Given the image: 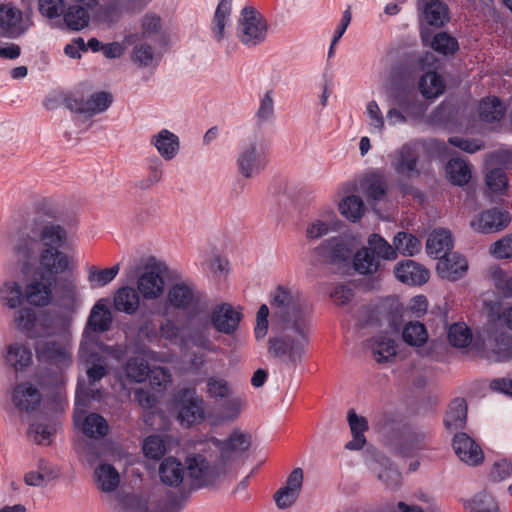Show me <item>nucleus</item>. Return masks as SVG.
Here are the masks:
<instances>
[{
  "mask_svg": "<svg viewBox=\"0 0 512 512\" xmlns=\"http://www.w3.org/2000/svg\"><path fill=\"white\" fill-rule=\"evenodd\" d=\"M148 377L152 387L155 389H166L171 383V374L168 369L163 367L152 368Z\"/></svg>",
  "mask_w": 512,
  "mask_h": 512,
  "instance_id": "obj_59",
  "label": "nucleus"
},
{
  "mask_svg": "<svg viewBox=\"0 0 512 512\" xmlns=\"http://www.w3.org/2000/svg\"><path fill=\"white\" fill-rule=\"evenodd\" d=\"M150 371L147 361L142 357L129 359L125 367L127 377L136 383L144 382Z\"/></svg>",
  "mask_w": 512,
  "mask_h": 512,
  "instance_id": "obj_48",
  "label": "nucleus"
},
{
  "mask_svg": "<svg viewBox=\"0 0 512 512\" xmlns=\"http://www.w3.org/2000/svg\"><path fill=\"white\" fill-rule=\"evenodd\" d=\"M140 293L137 289L124 286L116 290L113 297L114 308L119 312L132 315L140 306Z\"/></svg>",
  "mask_w": 512,
  "mask_h": 512,
  "instance_id": "obj_25",
  "label": "nucleus"
},
{
  "mask_svg": "<svg viewBox=\"0 0 512 512\" xmlns=\"http://www.w3.org/2000/svg\"><path fill=\"white\" fill-rule=\"evenodd\" d=\"M354 249L353 240L339 236L323 241L314 252L325 264L341 265L350 261Z\"/></svg>",
  "mask_w": 512,
  "mask_h": 512,
  "instance_id": "obj_5",
  "label": "nucleus"
},
{
  "mask_svg": "<svg viewBox=\"0 0 512 512\" xmlns=\"http://www.w3.org/2000/svg\"><path fill=\"white\" fill-rule=\"evenodd\" d=\"M178 419L187 427L204 421L205 402L195 389H182L177 396Z\"/></svg>",
  "mask_w": 512,
  "mask_h": 512,
  "instance_id": "obj_6",
  "label": "nucleus"
},
{
  "mask_svg": "<svg viewBox=\"0 0 512 512\" xmlns=\"http://www.w3.org/2000/svg\"><path fill=\"white\" fill-rule=\"evenodd\" d=\"M339 211L344 217L355 222L363 216L365 207L360 197L351 195L342 199L339 203Z\"/></svg>",
  "mask_w": 512,
  "mask_h": 512,
  "instance_id": "obj_43",
  "label": "nucleus"
},
{
  "mask_svg": "<svg viewBox=\"0 0 512 512\" xmlns=\"http://www.w3.org/2000/svg\"><path fill=\"white\" fill-rule=\"evenodd\" d=\"M488 348L496 361H506L512 358V338L504 331H494L490 334Z\"/></svg>",
  "mask_w": 512,
  "mask_h": 512,
  "instance_id": "obj_27",
  "label": "nucleus"
},
{
  "mask_svg": "<svg viewBox=\"0 0 512 512\" xmlns=\"http://www.w3.org/2000/svg\"><path fill=\"white\" fill-rule=\"evenodd\" d=\"M446 170L450 181L458 186L467 184L471 178V170L468 163L459 158L451 159L447 164Z\"/></svg>",
  "mask_w": 512,
  "mask_h": 512,
  "instance_id": "obj_41",
  "label": "nucleus"
},
{
  "mask_svg": "<svg viewBox=\"0 0 512 512\" xmlns=\"http://www.w3.org/2000/svg\"><path fill=\"white\" fill-rule=\"evenodd\" d=\"M119 270V264L105 269H97L95 266H91L88 270V281L92 285L105 286L117 276Z\"/></svg>",
  "mask_w": 512,
  "mask_h": 512,
  "instance_id": "obj_50",
  "label": "nucleus"
},
{
  "mask_svg": "<svg viewBox=\"0 0 512 512\" xmlns=\"http://www.w3.org/2000/svg\"><path fill=\"white\" fill-rule=\"evenodd\" d=\"M512 471V464L506 460L496 462L490 473L489 479L492 482H500L508 478Z\"/></svg>",
  "mask_w": 512,
  "mask_h": 512,
  "instance_id": "obj_63",
  "label": "nucleus"
},
{
  "mask_svg": "<svg viewBox=\"0 0 512 512\" xmlns=\"http://www.w3.org/2000/svg\"><path fill=\"white\" fill-rule=\"evenodd\" d=\"M510 220L508 212L492 208L483 211L476 221L471 222V227L481 233H493L506 228Z\"/></svg>",
  "mask_w": 512,
  "mask_h": 512,
  "instance_id": "obj_15",
  "label": "nucleus"
},
{
  "mask_svg": "<svg viewBox=\"0 0 512 512\" xmlns=\"http://www.w3.org/2000/svg\"><path fill=\"white\" fill-rule=\"evenodd\" d=\"M57 282L46 274L30 277L25 284L26 301L14 315L16 328L30 339L50 337L69 330L73 316L80 305L77 285L72 280L59 282V311H42L37 314L32 307L44 308L54 303Z\"/></svg>",
  "mask_w": 512,
  "mask_h": 512,
  "instance_id": "obj_1",
  "label": "nucleus"
},
{
  "mask_svg": "<svg viewBox=\"0 0 512 512\" xmlns=\"http://www.w3.org/2000/svg\"><path fill=\"white\" fill-rule=\"evenodd\" d=\"M161 481L168 486H179L184 477L182 464L174 457L165 458L159 467Z\"/></svg>",
  "mask_w": 512,
  "mask_h": 512,
  "instance_id": "obj_31",
  "label": "nucleus"
},
{
  "mask_svg": "<svg viewBox=\"0 0 512 512\" xmlns=\"http://www.w3.org/2000/svg\"><path fill=\"white\" fill-rule=\"evenodd\" d=\"M490 252L497 258H512V234L496 241Z\"/></svg>",
  "mask_w": 512,
  "mask_h": 512,
  "instance_id": "obj_62",
  "label": "nucleus"
},
{
  "mask_svg": "<svg viewBox=\"0 0 512 512\" xmlns=\"http://www.w3.org/2000/svg\"><path fill=\"white\" fill-rule=\"evenodd\" d=\"M131 60L140 67H147L156 64L158 57L151 45L141 42L133 47Z\"/></svg>",
  "mask_w": 512,
  "mask_h": 512,
  "instance_id": "obj_47",
  "label": "nucleus"
},
{
  "mask_svg": "<svg viewBox=\"0 0 512 512\" xmlns=\"http://www.w3.org/2000/svg\"><path fill=\"white\" fill-rule=\"evenodd\" d=\"M427 434L416 428H404L401 432L400 440L395 444V448L405 456L414 455L417 451L425 448Z\"/></svg>",
  "mask_w": 512,
  "mask_h": 512,
  "instance_id": "obj_22",
  "label": "nucleus"
},
{
  "mask_svg": "<svg viewBox=\"0 0 512 512\" xmlns=\"http://www.w3.org/2000/svg\"><path fill=\"white\" fill-rule=\"evenodd\" d=\"M97 485L103 492L114 491L120 483L118 471L110 464H101L95 470Z\"/></svg>",
  "mask_w": 512,
  "mask_h": 512,
  "instance_id": "obj_32",
  "label": "nucleus"
},
{
  "mask_svg": "<svg viewBox=\"0 0 512 512\" xmlns=\"http://www.w3.org/2000/svg\"><path fill=\"white\" fill-rule=\"evenodd\" d=\"M34 213L11 235L13 252L24 264L36 260L39 274L54 278L72 270L71 257L61 250L68 240L66 229L49 219L53 217L46 200L36 202Z\"/></svg>",
  "mask_w": 512,
  "mask_h": 512,
  "instance_id": "obj_2",
  "label": "nucleus"
},
{
  "mask_svg": "<svg viewBox=\"0 0 512 512\" xmlns=\"http://www.w3.org/2000/svg\"><path fill=\"white\" fill-rule=\"evenodd\" d=\"M241 319V312L228 303L217 305L211 314L213 327L218 332L227 335H231L237 330Z\"/></svg>",
  "mask_w": 512,
  "mask_h": 512,
  "instance_id": "obj_13",
  "label": "nucleus"
},
{
  "mask_svg": "<svg viewBox=\"0 0 512 512\" xmlns=\"http://www.w3.org/2000/svg\"><path fill=\"white\" fill-rule=\"evenodd\" d=\"M242 25L241 41L246 45H256L264 40L266 24L253 7H245L240 19Z\"/></svg>",
  "mask_w": 512,
  "mask_h": 512,
  "instance_id": "obj_11",
  "label": "nucleus"
},
{
  "mask_svg": "<svg viewBox=\"0 0 512 512\" xmlns=\"http://www.w3.org/2000/svg\"><path fill=\"white\" fill-rule=\"evenodd\" d=\"M448 340L456 348H465L472 341V333L464 323H455L448 330Z\"/></svg>",
  "mask_w": 512,
  "mask_h": 512,
  "instance_id": "obj_49",
  "label": "nucleus"
},
{
  "mask_svg": "<svg viewBox=\"0 0 512 512\" xmlns=\"http://www.w3.org/2000/svg\"><path fill=\"white\" fill-rule=\"evenodd\" d=\"M486 184L491 192L502 194L508 187V178L503 170L492 169L486 175Z\"/></svg>",
  "mask_w": 512,
  "mask_h": 512,
  "instance_id": "obj_55",
  "label": "nucleus"
},
{
  "mask_svg": "<svg viewBox=\"0 0 512 512\" xmlns=\"http://www.w3.org/2000/svg\"><path fill=\"white\" fill-rule=\"evenodd\" d=\"M22 13L9 5H0V35L17 37L23 32Z\"/></svg>",
  "mask_w": 512,
  "mask_h": 512,
  "instance_id": "obj_23",
  "label": "nucleus"
},
{
  "mask_svg": "<svg viewBox=\"0 0 512 512\" xmlns=\"http://www.w3.org/2000/svg\"><path fill=\"white\" fill-rule=\"evenodd\" d=\"M371 351L374 360L378 363H387L395 358L396 346L392 339L377 337L371 342Z\"/></svg>",
  "mask_w": 512,
  "mask_h": 512,
  "instance_id": "obj_34",
  "label": "nucleus"
},
{
  "mask_svg": "<svg viewBox=\"0 0 512 512\" xmlns=\"http://www.w3.org/2000/svg\"><path fill=\"white\" fill-rule=\"evenodd\" d=\"M395 249L404 255L412 256L420 251L421 243L418 238L412 234L399 232L394 237Z\"/></svg>",
  "mask_w": 512,
  "mask_h": 512,
  "instance_id": "obj_51",
  "label": "nucleus"
},
{
  "mask_svg": "<svg viewBox=\"0 0 512 512\" xmlns=\"http://www.w3.org/2000/svg\"><path fill=\"white\" fill-rule=\"evenodd\" d=\"M353 266L360 274H372L378 270L379 260L371 249L364 247L355 253Z\"/></svg>",
  "mask_w": 512,
  "mask_h": 512,
  "instance_id": "obj_37",
  "label": "nucleus"
},
{
  "mask_svg": "<svg viewBox=\"0 0 512 512\" xmlns=\"http://www.w3.org/2000/svg\"><path fill=\"white\" fill-rule=\"evenodd\" d=\"M452 248V236L447 230L440 229L432 232L426 243V249L428 254L434 255L435 258H441L445 256Z\"/></svg>",
  "mask_w": 512,
  "mask_h": 512,
  "instance_id": "obj_30",
  "label": "nucleus"
},
{
  "mask_svg": "<svg viewBox=\"0 0 512 512\" xmlns=\"http://www.w3.org/2000/svg\"><path fill=\"white\" fill-rule=\"evenodd\" d=\"M419 88L423 96L433 98L442 94L445 86L436 72H428L421 78Z\"/></svg>",
  "mask_w": 512,
  "mask_h": 512,
  "instance_id": "obj_46",
  "label": "nucleus"
},
{
  "mask_svg": "<svg viewBox=\"0 0 512 512\" xmlns=\"http://www.w3.org/2000/svg\"><path fill=\"white\" fill-rule=\"evenodd\" d=\"M402 338L410 346L420 347L427 342L428 333L425 326L416 321L408 322L402 331Z\"/></svg>",
  "mask_w": 512,
  "mask_h": 512,
  "instance_id": "obj_42",
  "label": "nucleus"
},
{
  "mask_svg": "<svg viewBox=\"0 0 512 512\" xmlns=\"http://www.w3.org/2000/svg\"><path fill=\"white\" fill-rule=\"evenodd\" d=\"M250 447V437L235 430L228 439L220 442V460L225 464L232 459L233 454L242 453Z\"/></svg>",
  "mask_w": 512,
  "mask_h": 512,
  "instance_id": "obj_26",
  "label": "nucleus"
},
{
  "mask_svg": "<svg viewBox=\"0 0 512 512\" xmlns=\"http://www.w3.org/2000/svg\"><path fill=\"white\" fill-rule=\"evenodd\" d=\"M112 324V315L109 308L103 300H99L91 309L87 321V328L93 332L102 333L110 329Z\"/></svg>",
  "mask_w": 512,
  "mask_h": 512,
  "instance_id": "obj_28",
  "label": "nucleus"
},
{
  "mask_svg": "<svg viewBox=\"0 0 512 512\" xmlns=\"http://www.w3.org/2000/svg\"><path fill=\"white\" fill-rule=\"evenodd\" d=\"M452 446L458 458L468 465L476 466L484 460L481 447L466 433L456 434Z\"/></svg>",
  "mask_w": 512,
  "mask_h": 512,
  "instance_id": "obj_14",
  "label": "nucleus"
},
{
  "mask_svg": "<svg viewBox=\"0 0 512 512\" xmlns=\"http://www.w3.org/2000/svg\"><path fill=\"white\" fill-rule=\"evenodd\" d=\"M201 294L185 283L173 285L167 294L169 305L181 310L196 311L200 308Z\"/></svg>",
  "mask_w": 512,
  "mask_h": 512,
  "instance_id": "obj_12",
  "label": "nucleus"
},
{
  "mask_svg": "<svg viewBox=\"0 0 512 512\" xmlns=\"http://www.w3.org/2000/svg\"><path fill=\"white\" fill-rule=\"evenodd\" d=\"M39 11L48 18H55L63 14V0H39Z\"/></svg>",
  "mask_w": 512,
  "mask_h": 512,
  "instance_id": "obj_60",
  "label": "nucleus"
},
{
  "mask_svg": "<svg viewBox=\"0 0 512 512\" xmlns=\"http://www.w3.org/2000/svg\"><path fill=\"white\" fill-rule=\"evenodd\" d=\"M166 266L149 258L137 279V290L145 300H156L164 293Z\"/></svg>",
  "mask_w": 512,
  "mask_h": 512,
  "instance_id": "obj_4",
  "label": "nucleus"
},
{
  "mask_svg": "<svg viewBox=\"0 0 512 512\" xmlns=\"http://www.w3.org/2000/svg\"><path fill=\"white\" fill-rule=\"evenodd\" d=\"M230 12V6L226 4L224 1H221L214 15L215 27L213 28V30L218 40H221L224 37V29Z\"/></svg>",
  "mask_w": 512,
  "mask_h": 512,
  "instance_id": "obj_58",
  "label": "nucleus"
},
{
  "mask_svg": "<svg viewBox=\"0 0 512 512\" xmlns=\"http://www.w3.org/2000/svg\"><path fill=\"white\" fill-rule=\"evenodd\" d=\"M367 196L373 201H379L384 198L387 191V184L383 175L372 174L366 177L362 183Z\"/></svg>",
  "mask_w": 512,
  "mask_h": 512,
  "instance_id": "obj_44",
  "label": "nucleus"
},
{
  "mask_svg": "<svg viewBox=\"0 0 512 512\" xmlns=\"http://www.w3.org/2000/svg\"><path fill=\"white\" fill-rule=\"evenodd\" d=\"M330 296L336 305L343 306L352 300L354 293L350 286L339 284L335 286Z\"/></svg>",
  "mask_w": 512,
  "mask_h": 512,
  "instance_id": "obj_64",
  "label": "nucleus"
},
{
  "mask_svg": "<svg viewBox=\"0 0 512 512\" xmlns=\"http://www.w3.org/2000/svg\"><path fill=\"white\" fill-rule=\"evenodd\" d=\"M26 301L25 287L15 280H6L0 285V303L10 310L20 308Z\"/></svg>",
  "mask_w": 512,
  "mask_h": 512,
  "instance_id": "obj_24",
  "label": "nucleus"
},
{
  "mask_svg": "<svg viewBox=\"0 0 512 512\" xmlns=\"http://www.w3.org/2000/svg\"><path fill=\"white\" fill-rule=\"evenodd\" d=\"M63 20L68 29L80 31L88 26L90 16L84 7L73 5L63 12Z\"/></svg>",
  "mask_w": 512,
  "mask_h": 512,
  "instance_id": "obj_39",
  "label": "nucleus"
},
{
  "mask_svg": "<svg viewBox=\"0 0 512 512\" xmlns=\"http://www.w3.org/2000/svg\"><path fill=\"white\" fill-rule=\"evenodd\" d=\"M225 399L226 401L219 408L218 417L223 422H233L240 416L246 404L245 399L242 396L234 395V393L230 398Z\"/></svg>",
  "mask_w": 512,
  "mask_h": 512,
  "instance_id": "obj_40",
  "label": "nucleus"
},
{
  "mask_svg": "<svg viewBox=\"0 0 512 512\" xmlns=\"http://www.w3.org/2000/svg\"><path fill=\"white\" fill-rule=\"evenodd\" d=\"M34 348L39 362L55 366L59 370L68 367L72 362L69 348L56 341H38Z\"/></svg>",
  "mask_w": 512,
  "mask_h": 512,
  "instance_id": "obj_8",
  "label": "nucleus"
},
{
  "mask_svg": "<svg viewBox=\"0 0 512 512\" xmlns=\"http://www.w3.org/2000/svg\"><path fill=\"white\" fill-rule=\"evenodd\" d=\"M431 46L435 51L443 55L453 54L458 49L456 39L445 32L435 35Z\"/></svg>",
  "mask_w": 512,
  "mask_h": 512,
  "instance_id": "obj_56",
  "label": "nucleus"
},
{
  "mask_svg": "<svg viewBox=\"0 0 512 512\" xmlns=\"http://www.w3.org/2000/svg\"><path fill=\"white\" fill-rule=\"evenodd\" d=\"M298 497V493L286 487L280 488L274 494V500L279 509H286L292 506L297 501Z\"/></svg>",
  "mask_w": 512,
  "mask_h": 512,
  "instance_id": "obj_61",
  "label": "nucleus"
},
{
  "mask_svg": "<svg viewBox=\"0 0 512 512\" xmlns=\"http://www.w3.org/2000/svg\"><path fill=\"white\" fill-rule=\"evenodd\" d=\"M394 272L401 282L409 285H421L429 279L428 270L413 260H406L397 264Z\"/></svg>",
  "mask_w": 512,
  "mask_h": 512,
  "instance_id": "obj_19",
  "label": "nucleus"
},
{
  "mask_svg": "<svg viewBox=\"0 0 512 512\" xmlns=\"http://www.w3.org/2000/svg\"><path fill=\"white\" fill-rule=\"evenodd\" d=\"M142 449L146 457L154 460L160 459L166 451L163 439L155 435L144 440Z\"/></svg>",
  "mask_w": 512,
  "mask_h": 512,
  "instance_id": "obj_57",
  "label": "nucleus"
},
{
  "mask_svg": "<svg viewBox=\"0 0 512 512\" xmlns=\"http://www.w3.org/2000/svg\"><path fill=\"white\" fill-rule=\"evenodd\" d=\"M188 475L197 486H208L216 483L226 473L225 463L220 458L210 464L204 456L196 455L188 459Z\"/></svg>",
  "mask_w": 512,
  "mask_h": 512,
  "instance_id": "obj_7",
  "label": "nucleus"
},
{
  "mask_svg": "<svg viewBox=\"0 0 512 512\" xmlns=\"http://www.w3.org/2000/svg\"><path fill=\"white\" fill-rule=\"evenodd\" d=\"M238 168L245 178H250L253 172L260 168V156L255 144L249 145L240 153Z\"/></svg>",
  "mask_w": 512,
  "mask_h": 512,
  "instance_id": "obj_36",
  "label": "nucleus"
},
{
  "mask_svg": "<svg viewBox=\"0 0 512 512\" xmlns=\"http://www.w3.org/2000/svg\"><path fill=\"white\" fill-rule=\"evenodd\" d=\"M467 421V404L464 399H454L446 413L444 425L447 430L453 432L465 427Z\"/></svg>",
  "mask_w": 512,
  "mask_h": 512,
  "instance_id": "obj_29",
  "label": "nucleus"
},
{
  "mask_svg": "<svg viewBox=\"0 0 512 512\" xmlns=\"http://www.w3.org/2000/svg\"><path fill=\"white\" fill-rule=\"evenodd\" d=\"M153 144L166 160L172 159L179 148L178 137L166 129L161 130L154 137Z\"/></svg>",
  "mask_w": 512,
  "mask_h": 512,
  "instance_id": "obj_33",
  "label": "nucleus"
},
{
  "mask_svg": "<svg viewBox=\"0 0 512 512\" xmlns=\"http://www.w3.org/2000/svg\"><path fill=\"white\" fill-rule=\"evenodd\" d=\"M347 421L352 434V439L345 444L347 450H361L366 445L365 432L369 429L365 416L358 415L354 409L347 412Z\"/></svg>",
  "mask_w": 512,
  "mask_h": 512,
  "instance_id": "obj_18",
  "label": "nucleus"
},
{
  "mask_svg": "<svg viewBox=\"0 0 512 512\" xmlns=\"http://www.w3.org/2000/svg\"><path fill=\"white\" fill-rule=\"evenodd\" d=\"M55 432V425L33 423L28 430V435L38 445H49L51 443V436Z\"/></svg>",
  "mask_w": 512,
  "mask_h": 512,
  "instance_id": "obj_53",
  "label": "nucleus"
},
{
  "mask_svg": "<svg viewBox=\"0 0 512 512\" xmlns=\"http://www.w3.org/2000/svg\"><path fill=\"white\" fill-rule=\"evenodd\" d=\"M5 363L15 371H23L32 364L33 354L29 345L14 342L6 347Z\"/></svg>",
  "mask_w": 512,
  "mask_h": 512,
  "instance_id": "obj_20",
  "label": "nucleus"
},
{
  "mask_svg": "<svg viewBox=\"0 0 512 512\" xmlns=\"http://www.w3.org/2000/svg\"><path fill=\"white\" fill-rule=\"evenodd\" d=\"M206 386L208 396L215 401L230 398L234 393L230 383L224 378L211 376L207 379Z\"/></svg>",
  "mask_w": 512,
  "mask_h": 512,
  "instance_id": "obj_45",
  "label": "nucleus"
},
{
  "mask_svg": "<svg viewBox=\"0 0 512 512\" xmlns=\"http://www.w3.org/2000/svg\"><path fill=\"white\" fill-rule=\"evenodd\" d=\"M369 249L377 258L387 260L395 259L397 257L395 249L389 245L380 235L372 234L368 239Z\"/></svg>",
  "mask_w": 512,
  "mask_h": 512,
  "instance_id": "obj_52",
  "label": "nucleus"
},
{
  "mask_svg": "<svg viewBox=\"0 0 512 512\" xmlns=\"http://www.w3.org/2000/svg\"><path fill=\"white\" fill-rule=\"evenodd\" d=\"M468 269V263L465 258L456 254L449 253L442 256L436 266V271L442 279L456 281L463 277Z\"/></svg>",
  "mask_w": 512,
  "mask_h": 512,
  "instance_id": "obj_16",
  "label": "nucleus"
},
{
  "mask_svg": "<svg viewBox=\"0 0 512 512\" xmlns=\"http://www.w3.org/2000/svg\"><path fill=\"white\" fill-rule=\"evenodd\" d=\"M113 101V97L108 92H96L88 99L77 97H67L64 100L65 106L72 112L79 113L85 117H92L97 113L105 111Z\"/></svg>",
  "mask_w": 512,
  "mask_h": 512,
  "instance_id": "obj_10",
  "label": "nucleus"
},
{
  "mask_svg": "<svg viewBox=\"0 0 512 512\" xmlns=\"http://www.w3.org/2000/svg\"><path fill=\"white\" fill-rule=\"evenodd\" d=\"M336 222L334 221V214H329L327 220L317 219L310 223L306 230V236L309 239H318L329 233L331 229H334Z\"/></svg>",
  "mask_w": 512,
  "mask_h": 512,
  "instance_id": "obj_54",
  "label": "nucleus"
},
{
  "mask_svg": "<svg viewBox=\"0 0 512 512\" xmlns=\"http://www.w3.org/2000/svg\"><path fill=\"white\" fill-rule=\"evenodd\" d=\"M40 402L41 394L32 384L22 383L15 387L13 403L19 410L31 412L40 405Z\"/></svg>",
  "mask_w": 512,
  "mask_h": 512,
  "instance_id": "obj_21",
  "label": "nucleus"
},
{
  "mask_svg": "<svg viewBox=\"0 0 512 512\" xmlns=\"http://www.w3.org/2000/svg\"><path fill=\"white\" fill-rule=\"evenodd\" d=\"M423 16L429 25L435 27H442L449 20L448 8L439 0L427 3L423 10Z\"/></svg>",
  "mask_w": 512,
  "mask_h": 512,
  "instance_id": "obj_35",
  "label": "nucleus"
},
{
  "mask_svg": "<svg viewBox=\"0 0 512 512\" xmlns=\"http://www.w3.org/2000/svg\"><path fill=\"white\" fill-rule=\"evenodd\" d=\"M478 110L480 118L487 123L501 120L505 113L504 106L496 97L483 99Z\"/></svg>",
  "mask_w": 512,
  "mask_h": 512,
  "instance_id": "obj_38",
  "label": "nucleus"
},
{
  "mask_svg": "<svg viewBox=\"0 0 512 512\" xmlns=\"http://www.w3.org/2000/svg\"><path fill=\"white\" fill-rule=\"evenodd\" d=\"M418 157L415 148L405 145L396 152L391 164L393 169L404 177L419 176L420 172L417 169Z\"/></svg>",
  "mask_w": 512,
  "mask_h": 512,
  "instance_id": "obj_17",
  "label": "nucleus"
},
{
  "mask_svg": "<svg viewBox=\"0 0 512 512\" xmlns=\"http://www.w3.org/2000/svg\"><path fill=\"white\" fill-rule=\"evenodd\" d=\"M271 307L273 323L280 334L269 339L268 352L288 369L298 370L309 345L308 306L298 294L278 287L272 295Z\"/></svg>",
  "mask_w": 512,
  "mask_h": 512,
  "instance_id": "obj_3",
  "label": "nucleus"
},
{
  "mask_svg": "<svg viewBox=\"0 0 512 512\" xmlns=\"http://www.w3.org/2000/svg\"><path fill=\"white\" fill-rule=\"evenodd\" d=\"M87 402L77 394L74 422L76 424L82 422V431L91 438L99 439L104 437L108 432L107 421L97 413H91L85 416Z\"/></svg>",
  "mask_w": 512,
  "mask_h": 512,
  "instance_id": "obj_9",
  "label": "nucleus"
}]
</instances>
